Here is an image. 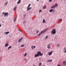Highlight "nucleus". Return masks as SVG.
Listing matches in <instances>:
<instances>
[{"mask_svg":"<svg viewBox=\"0 0 66 66\" xmlns=\"http://www.w3.org/2000/svg\"><path fill=\"white\" fill-rule=\"evenodd\" d=\"M48 37V36H46V37H45V38L46 39H47V38Z\"/></svg>","mask_w":66,"mask_h":66,"instance_id":"nucleus-33","label":"nucleus"},{"mask_svg":"<svg viewBox=\"0 0 66 66\" xmlns=\"http://www.w3.org/2000/svg\"><path fill=\"white\" fill-rule=\"evenodd\" d=\"M39 13H40L41 12H42V10H39Z\"/></svg>","mask_w":66,"mask_h":66,"instance_id":"nucleus-31","label":"nucleus"},{"mask_svg":"<svg viewBox=\"0 0 66 66\" xmlns=\"http://www.w3.org/2000/svg\"><path fill=\"white\" fill-rule=\"evenodd\" d=\"M24 44H22V45H21L20 47H24Z\"/></svg>","mask_w":66,"mask_h":66,"instance_id":"nucleus-19","label":"nucleus"},{"mask_svg":"<svg viewBox=\"0 0 66 66\" xmlns=\"http://www.w3.org/2000/svg\"><path fill=\"white\" fill-rule=\"evenodd\" d=\"M27 55V53H25L24 55V56H26Z\"/></svg>","mask_w":66,"mask_h":66,"instance_id":"nucleus-28","label":"nucleus"},{"mask_svg":"<svg viewBox=\"0 0 66 66\" xmlns=\"http://www.w3.org/2000/svg\"><path fill=\"white\" fill-rule=\"evenodd\" d=\"M16 8H17V6H15V7H14V8L13 9L14 11H16Z\"/></svg>","mask_w":66,"mask_h":66,"instance_id":"nucleus-14","label":"nucleus"},{"mask_svg":"<svg viewBox=\"0 0 66 66\" xmlns=\"http://www.w3.org/2000/svg\"><path fill=\"white\" fill-rule=\"evenodd\" d=\"M12 48V46H10L8 48V49H11Z\"/></svg>","mask_w":66,"mask_h":66,"instance_id":"nucleus-27","label":"nucleus"},{"mask_svg":"<svg viewBox=\"0 0 66 66\" xmlns=\"http://www.w3.org/2000/svg\"><path fill=\"white\" fill-rule=\"evenodd\" d=\"M52 61V60H48L47 61V63H48V62H51Z\"/></svg>","mask_w":66,"mask_h":66,"instance_id":"nucleus-6","label":"nucleus"},{"mask_svg":"<svg viewBox=\"0 0 66 66\" xmlns=\"http://www.w3.org/2000/svg\"><path fill=\"white\" fill-rule=\"evenodd\" d=\"M21 2V0H19L18 2H17V4H19Z\"/></svg>","mask_w":66,"mask_h":66,"instance_id":"nucleus-15","label":"nucleus"},{"mask_svg":"<svg viewBox=\"0 0 66 66\" xmlns=\"http://www.w3.org/2000/svg\"><path fill=\"white\" fill-rule=\"evenodd\" d=\"M19 31H20V32H22V31H21V30H20V29H19Z\"/></svg>","mask_w":66,"mask_h":66,"instance_id":"nucleus-36","label":"nucleus"},{"mask_svg":"<svg viewBox=\"0 0 66 66\" xmlns=\"http://www.w3.org/2000/svg\"><path fill=\"white\" fill-rule=\"evenodd\" d=\"M49 2H52V0H49Z\"/></svg>","mask_w":66,"mask_h":66,"instance_id":"nucleus-34","label":"nucleus"},{"mask_svg":"<svg viewBox=\"0 0 66 66\" xmlns=\"http://www.w3.org/2000/svg\"><path fill=\"white\" fill-rule=\"evenodd\" d=\"M55 7V6H54L51 7V9H53V8H54V7Z\"/></svg>","mask_w":66,"mask_h":66,"instance_id":"nucleus-29","label":"nucleus"},{"mask_svg":"<svg viewBox=\"0 0 66 66\" xmlns=\"http://www.w3.org/2000/svg\"><path fill=\"white\" fill-rule=\"evenodd\" d=\"M37 1H39V0H37Z\"/></svg>","mask_w":66,"mask_h":66,"instance_id":"nucleus-38","label":"nucleus"},{"mask_svg":"<svg viewBox=\"0 0 66 66\" xmlns=\"http://www.w3.org/2000/svg\"><path fill=\"white\" fill-rule=\"evenodd\" d=\"M63 63L64 65H66V61H63Z\"/></svg>","mask_w":66,"mask_h":66,"instance_id":"nucleus-7","label":"nucleus"},{"mask_svg":"<svg viewBox=\"0 0 66 66\" xmlns=\"http://www.w3.org/2000/svg\"><path fill=\"white\" fill-rule=\"evenodd\" d=\"M50 44H49L47 46V48H48V49H50Z\"/></svg>","mask_w":66,"mask_h":66,"instance_id":"nucleus-12","label":"nucleus"},{"mask_svg":"<svg viewBox=\"0 0 66 66\" xmlns=\"http://www.w3.org/2000/svg\"><path fill=\"white\" fill-rule=\"evenodd\" d=\"M59 20L60 21H62V20L61 19H59Z\"/></svg>","mask_w":66,"mask_h":66,"instance_id":"nucleus-30","label":"nucleus"},{"mask_svg":"<svg viewBox=\"0 0 66 66\" xmlns=\"http://www.w3.org/2000/svg\"><path fill=\"white\" fill-rule=\"evenodd\" d=\"M58 6V4H56L55 5V7H57Z\"/></svg>","mask_w":66,"mask_h":66,"instance_id":"nucleus-21","label":"nucleus"},{"mask_svg":"<svg viewBox=\"0 0 66 66\" xmlns=\"http://www.w3.org/2000/svg\"><path fill=\"white\" fill-rule=\"evenodd\" d=\"M30 6H31V4H29L28 6L27 7V9H28V8H29V7H30Z\"/></svg>","mask_w":66,"mask_h":66,"instance_id":"nucleus-23","label":"nucleus"},{"mask_svg":"<svg viewBox=\"0 0 66 66\" xmlns=\"http://www.w3.org/2000/svg\"><path fill=\"white\" fill-rule=\"evenodd\" d=\"M52 52H53V51H51V52H50L48 53V55H51L52 54Z\"/></svg>","mask_w":66,"mask_h":66,"instance_id":"nucleus-5","label":"nucleus"},{"mask_svg":"<svg viewBox=\"0 0 66 66\" xmlns=\"http://www.w3.org/2000/svg\"><path fill=\"white\" fill-rule=\"evenodd\" d=\"M63 51L64 52L66 53V47H64V48Z\"/></svg>","mask_w":66,"mask_h":66,"instance_id":"nucleus-10","label":"nucleus"},{"mask_svg":"<svg viewBox=\"0 0 66 66\" xmlns=\"http://www.w3.org/2000/svg\"><path fill=\"white\" fill-rule=\"evenodd\" d=\"M5 46V47H7V46H8V43H6V44Z\"/></svg>","mask_w":66,"mask_h":66,"instance_id":"nucleus-22","label":"nucleus"},{"mask_svg":"<svg viewBox=\"0 0 66 66\" xmlns=\"http://www.w3.org/2000/svg\"><path fill=\"white\" fill-rule=\"evenodd\" d=\"M1 27V24H0V27Z\"/></svg>","mask_w":66,"mask_h":66,"instance_id":"nucleus-37","label":"nucleus"},{"mask_svg":"<svg viewBox=\"0 0 66 66\" xmlns=\"http://www.w3.org/2000/svg\"><path fill=\"white\" fill-rule=\"evenodd\" d=\"M45 22H46V21H45V19H44L43 20V23H45Z\"/></svg>","mask_w":66,"mask_h":66,"instance_id":"nucleus-16","label":"nucleus"},{"mask_svg":"<svg viewBox=\"0 0 66 66\" xmlns=\"http://www.w3.org/2000/svg\"><path fill=\"white\" fill-rule=\"evenodd\" d=\"M3 14H4V16H7L9 15V13L7 12L5 13L4 12H3Z\"/></svg>","mask_w":66,"mask_h":66,"instance_id":"nucleus-4","label":"nucleus"},{"mask_svg":"<svg viewBox=\"0 0 66 66\" xmlns=\"http://www.w3.org/2000/svg\"><path fill=\"white\" fill-rule=\"evenodd\" d=\"M42 63H39V66H41V65H42Z\"/></svg>","mask_w":66,"mask_h":66,"instance_id":"nucleus-32","label":"nucleus"},{"mask_svg":"<svg viewBox=\"0 0 66 66\" xmlns=\"http://www.w3.org/2000/svg\"><path fill=\"white\" fill-rule=\"evenodd\" d=\"M37 53L38 54V55H39V56L40 55V56H42V55H43V54L41 53V52L40 51H38L37 52Z\"/></svg>","mask_w":66,"mask_h":66,"instance_id":"nucleus-3","label":"nucleus"},{"mask_svg":"<svg viewBox=\"0 0 66 66\" xmlns=\"http://www.w3.org/2000/svg\"><path fill=\"white\" fill-rule=\"evenodd\" d=\"M54 10L51 9L49 10V12L50 13H51V12H52V11L54 12Z\"/></svg>","mask_w":66,"mask_h":66,"instance_id":"nucleus-11","label":"nucleus"},{"mask_svg":"<svg viewBox=\"0 0 66 66\" xmlns=\"http://www.w3.org/2000/svg\"><path fill=\"white\" fill-rule=\"evenodd\" d=\"M23 38H21V39H20L18 41V43H20L22 40Z\"/></svg>","mask_w":66,"mask_h":66,"instance_id":"nucleus-9","label":"nucleus"},{"mask_svg":"<svg viewBox=\"0 0 66 66\" xmlns=\"http://www.w3.org/2000/svg\"><path fill=\"white\" fill-rule=\"evenodd\" d=\"M31 48H32V49H34V48H36V47L35 46H31Z\"/></svg>","mask_w":66,"mask_h":66,"instance_id":"nucleus-13","label":"nucleus"},{"mask_svg":"<svg viewBox=\"0 0 66 66\" xmlns=\"http://www.w3.org/2000/svg\"><path fill=\"white\" fill-rule=\"evenodd\" d=\"M38 56H39V55L38 54H36L35 55V57H36Z\"/></svg>","mask_w":66,"mask_h":66,"instance_id":"nucleus-8","label":"nucleus"},{"mask_svg":"<svg viewBox=\"0 0 66 66\" xmlns=\"http://www.w3.org/2000/svg\"><path fill=\"white\" fill-rule=\"evenodd\" d=\"M46 8V6L45 5L44 6V7H43V9H45Z\"/></svg>","mask_w":66,"mask_h":66,"instance_id":"nucleus-20","label":"nucleus"},{"mask_svg":"<svg viewBox=\"0 0 66 66\" xmlns=\"http://www.w3.org/2000/svg\"><path fill=\"white\" fill-rule=\"evenodd\" d=\"M48 28L46 29L45 30H44L43 31H41L40 32V33H39V34L38 35V36L39 37V36H40V35H41V34H43V33H45V32H46V31L47 30H48Z\"/></svg>","mask_w":66,"mask_h":66,"instance_id":"nucleus-1","label":"nucleus"},{"mask_svg":"<svg viewBox=\"0 0 66 66\" xmlns=\"http://www.w3.org/2000/svg\"><path fill=\"white\" fill-rule=\"evenodd\" d=\"M31 7H30H30H29L27 8V11H29V10H30V9H31Z\"/></svg>","mask_w":66,"mask_h":66,"instance_id":"nucleus-18","label":"nucleus"},{"mask_svg":"<svg viewBox=\"0 0 66 66\" xmlns=\"http://www.w3.org/2000/svg\"><path fill=\"white\" fill-rule=\"evenodd\" d=\"M16 18H15L14 19V22H15V21H16Z\"/></svg>","mask_w":66,"mask_h":66,"instance_id":"nucleus-24","label":"nucleus"},{"mask_svg":"<svg viewBox=\"0 0 66 66\" xmlns=\"http://www.w3.org/2000/svg\"><path fill=\"white\" fill-rule=\"evenodd\" d=\"M52 34H55L56 33V31H55V29H54L52 30L51 32Z\"/></svg>","mask_w":66,"mask_h":66,"instance_id":"nucleus-2","label":"nucleus"},{"mask_svg":"<svg viewBox=\"0 0 66 66\" xmlns=\"http://www.w3.org/2000/svg\"><path fill=\"white\" fill-rule=\"evenodd\" d=\"M34 66H35V65L34 64Z\"/></svg>","mask_w":66,"mask_h":66,"instance_id":"nucleus-39","label":"nucleus"},{"mask_svg":"<svg viewBox=\"0 0 66 66\" xmlns=\"http://www.w3.org/2000/svg\"><path fill=\"white\" fill-rule=\"evenodd\" d=\"M57 47H60V45L59 44H57Z\"/></svg>","mask_w":66,"mask_h":66,"instance_id":"nucleus-26","label":"nucleus"},{"mask_svg":"<svg viewBox=\"0 0 66 66\" xmlns=\"http://www.w3.org/2000/svg\"><path fill=\"white\" fill-rule=\"evenodd\" d=\"M7 3H8V2H6L5 3V4L4 5V6H5L6 5H7Z\"/></svg>","mask_w":66,"mask_h":66,"instance_id":"nucleus-17","label":"nucleus"},{"mask_svg":"<svg viewBox=\"0 0 66 66\" xmlns=\"http://www.w3.org/2000/svg\"><path fill=\"white\" fill-rule=\"evenodd\" d=\"M39 31L38 30L37 31V33H39Z\"/></svg>","mask_w":66,"mask_h":66,"instance_id":"nucleus-35","label":"nucleus"},{"mask_svg":"<svg viewBox=\"0 0 66 66\" xmlns=\"http://www.w3.org/2000/svg\"><path fill=\"white\" fill-rule=\"evenodd\" d=\"M10 33V32H9V31L7 32H5V34H7H7H9V33Z\"/></svg>","mask_w":66,"mask_h":66,"instance_id":"nucleus-25","label":"nucleus"}]
</instances>
